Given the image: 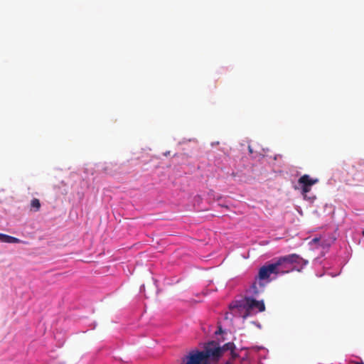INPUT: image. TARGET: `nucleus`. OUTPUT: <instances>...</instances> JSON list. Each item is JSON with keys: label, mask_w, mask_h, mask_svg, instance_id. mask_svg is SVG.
<instances>
[{"label": "nucleus", "mask_w": 364, "mask_h": 364, "mask_svg": "<svg viewBox=\"0 0 364 364\" xmlns=\"http://www.w3.org/2000/svg\"><path fill=\"white\" fill-rule=\"evenodd\" d=\"M222 356L219 343L213 341L207 343L203 350L190 352L186 359L193 364H209L210 361H218Z\"/></svg>", "instance_id": "obj_1"}, {"label": "nucleus", "mask_w": 364, "mask_h": 364, "mask_svg": "<svg viewBox=\"0 0 364 364\" xmlns=\"http://www.w3.org/2000/svg\"><path fill=\"white\" fill-rule=\"evenodd\" d=\"M303 262V258L299 255L291 254L278 258L274 263L279 274H285L293 271L298 265H301Z\"/></svg>", "instance_id": "obj_2"}, {"label": "nucleus", "mask_w": 364, "mask_h": 364, "mask_svg": "<svg viewBox=\"0 0 364 364\" xmlns=\"http://www.w3.org/2000/svg\"><path fill=\"white\" fill-rule=\"evenodd\" d=\"M246 312L242 316L243 318H246L251 314L252 311L262 312L265 311V305L263 300H256L255 297L246 296L245 299Z\"/></svg>", "instance_id": "obj_3"}, {"label": "nucleus", "mask_w": 364, "mask_h": 364, "mask_svg": "<svg viewBox=\"0 0 364 364\" xmlns=\"http://www.w3.org/2000/svg\"><path fill=\"white\" fill-rule=\"evenodd\" d=\"M278 269L276 267L274 263L268 264L262 266L259 269L257 276L256 277L259 280L264 282L266 284L269 282V277L271 274H279Z\"/></svg>", "instance_id": "obj_4"}, {"label": "nucleus", "mask_w": 364, "mask_h": 364, "mask_svg": "<svg viewBox=\"0 0 364 364\" xmlns=\"http://www.w3.org/2000/svg\"><path fill=\"white\" fill-rule=\"evenodd\" d=\"M318 182V179L311 178L310 176L307 174L301 176L298 180L299 184L301 186L303 194L309 193L311 191V186Z\"/></svg>", "instance_id": "obj_5"}, {"label": "nucleus", "mask_w": 364, "mask_h": 364, "mask_svg": "<svg viewBox=\"0 0 364 364\" xmlns=\"http://www.w3.org/2000/svg\"><path fill=\"white\" fill-rule=\"evenodd\" d=\"M266 283L259 280L257 277L250 289L247 290L248 296L257 297L264 290Z\"/></svg>", "instance_id": "obj_6"}, {"label": "nucleus", "mask_w": 364, "mask_h": 364, "mask_svg": "<svg viewBox=\"0 0 364 364\" xmlns=\"http://www.w3.org/2000/svg\"><path fill=\"white\" fill-rule=\"evenodd\" d=\"M235 346L232 342H228L225 343L223 346H220L222 355L224 354L225 352L230 350L232 358L235 359L238 356V355L235 352Z\"/></svg>", "instance_id": "obj_7"}, {"label": "nucleus", "mask_w": 364, "mask_h": 364, "mask_svg": "<svg viewBox=\"0 0 364 364\" xmlns=\"http://www.w3.org/2000/svg\"><path fill=\"white\" fill-rule=\"evenodd\" d=\"M0 242L5 243H23L26 242L13 236L0 233Z\"/></svg>", "instance_id": "obj_8"}, {"label": "nucleus", "mask_w": 364, "mask_h": 364, "mask_svg": "<svg viewBox=\"0 0 364 364\" xmlns=\"http://www.w3.org/2000/svg\"><path fill=\"white\" fill-rule=\"evenodd\" d=\"M31 208L32 210L37 212L41 208V203L38 198H33L31 201Z\"/></svg>", "instance_id": "obj_9"}, {"label": "nucleus", "mask_w": 364, "mask_h": 364, "mask_svg": "<svg viewBox=\"0 0 364 364\" xmlns=\"http://www.w3.org/2000/svg\"><path fill=\"white\" fill-rule=\"evenodd\" d=\"M234 359L231 358V359L226 361V364H232Z\"/></svg>", "instance_id": "obj_10"}, {"label": "nucleus", "mask_w": 364, "mask_h": 364, "mask_svg": "<svg viewBox=\"0 0 364 364\" xmlns=\"http://www.w3.org/2000/svg\"><path fill=\"white\" fill-rule=\"evenodd\" d=\"M221 332V328H220L218 331H216L215 333H220Z\"/></svg>", "instance_id": "obj_11"}, {"label": "nucleus", "mask_w": 364, "mask_h": 364, "mask_svg": "<svg viewBox=\"0 0 364 364\" xmlns=\"http://www.w3.org/2000/svg\"><path fill=\"white\" fill-rule=\"evenodd\" d=\"M355 364H364L363 362H355Z\"/></svg>", "instance_id": "obj_12"}, {"label": "nucleus", "mask_w": 364, "mask_h": 364, "mask_svg": "<svg viewBox=\"0 0 364 364\" xmlns=\"http://www.w3.org/2000/svg\"><path fill=\"white\" fill-rule=\"evenodd\" d=\"M363 235L364 236V230L363 231Z\"/></svg>", "instance_id": "obj_13"}]
</instances>
